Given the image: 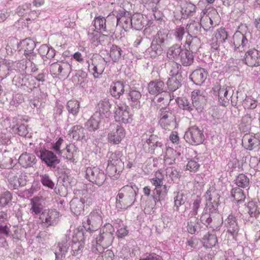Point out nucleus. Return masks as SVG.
I'll return each mask as SVG.
<instances>
[{"mask_svg": "<svg viewBox=\"0 0 260 260\" xmlns=\"http://www.w3.org/2000/svg\"><path fill=\"white\" fill-rule=\"evenodd\" d=\"M39 52L43 56L46 55L47 58H52L55 55L54 50L49 48L46 45H41L39 49Z\"/></svg>", "mask_w": 260, "mask_h": 260, "instance_id": "obj_55", "label": "nucleus"}, {"mask_svg": "<svg viewBox=\"0 0 260 260\" xmlns=\"http://www.w3.org/2000/svg\"><path fill=\"white\" fill-rule=\"evenodd\" d=\"M182 77L178 78L173 76L169 78L167 82V85L170 91H175L181 86Z\"/></svg>", "mask_w": 260, "mask_h": 260, "instance_id": "obj_44", "label": "nucleus"}, {"mask_svg": "<svg viewBox=\"0 0 260 260\" xmlns=\"http://www.w3.org/2000/svg\"><path fill=\"white\" fill-rule=\"evenodd\" d=\"M85 243L73 242L72 241L71 249L73 254L77 255L82 253L84 248Z\"/></svg>", "mask_w": 260, "mask_h": 260, "instance_id": "obj_56", "label": "nucleus"}, {"mask_svg": "<svg viewBox=\"0 0 260 260\" xmlns=\"http://www.w3.org/2000/svg\"><path fill=\"white\" fill-rule=\"evenodd\" d=\"M165 87L163 81L160 80H153L150 81L148 85V90L151 94H158L162 92Z\"/></svg>", "mask_w": 260, "mask_h": 260, "instance_id": "obj_27", "label": "nucleus"}, {"mask_svg": "<svg viewBox=\"0 0 260 260\" xmlns=\"http://www.w3.org/2000/svg\"><path fill=\"white\" fill-rule=\"evenodd\" d=\"M167 70L171 76H177L178 78L181 77V66L175 61H169L166 64Z\"/></svg>", "mask_w": 260, "mask_h": 260, "instance_id": "obj_37", "label": "nucleus"}, {"mask_svg": "<svg viewBox=\"0 0 260 260\" xmlns=\"http://www.w3.org/2000/svg\"><path fill=\"white\" fill-rule=\"evenodd\" d=\"M12 195L9 191H6L0 194V207H4L12 200Z\"/></svg>", "mask_w": 260, "mask_h": 260, "instance_id": "obj_52", "label": "nucleus"}, {"mask_svg": "<svg viewBox=\"0 0 260 260\" xmlns=\"http://www.w3.org/2000/svg\"><path fill=\"white\" fill-rule=\"evenodd\" d=\"M115 119L116 121L127 123L131 122V115L126 107H119L115 112Z\"/></svg>", "mask_w": 260, "mask_h": 260, "instance_id": "obj_24", "label": "nucleus"}, {"mask_svg": "<svg viewBox=\"0 0 260 260\" xmlns=\"http://www.w3.org/2000/svg\"><path fill=\"white\" fill-rule=\"evenodd\" d=\"M72 70L71 66L67 62H55L51 64L50 72L51 74L56 78H65L68 77Z\"/></svg>", "mask_w": 260, "mask_h": 260, "instance_id": "obj_8", "label": "nucleus"}, {"mask_svg": "<svg viewBox=\"0 0 260 260\" xmlns=\"http://www.w3.org/2000/svg\"><path fill=\"white\" fill-rule=\"evenodd\" d=\"M162 144L159 141L158 138L154 135H151L149 139L146 140L144 147L145 149L148 148V152L154 153L155 150L160 151Z\"/></svg>", "mask_w": 260, "mask_h": 260, "instance_id": "obj_17", "label": "nucleus"}, {"mask_svg": "<svg viewBox=\"0 0 260 260\" xmlns=\"http://www.w3.org/2000/svg\"><path fill=\"white\" fill-rule=\"evenodd\" d=\"M111 104L108 98H104L99 102V126L107 128L110 124L111 116L110 111Z\"/></svg>", "mask_w": 260, "mask_h": 260, "instance_id": "obj_4", "label": "nucleus"}, {"mask_svg": "<svg viewBox=\"0 0 260 260\" xmlns=\"http://www.w3.org/2000/svg\"><path fill=\"white\" fill-rule=\"evenodd\" d=\"M251 39V34L249 32L242 34L240 31L236 32L233 36L232 40H228L221 44V45L227 50L234 49L239 52L245 51L250 47Z\"/></svg>", "mask_w": 260, "mask_h": 260, "instance_id": "obj_2", "label": "nucleus"}, {"mask_svg": "<svg viewBox=\"0 0 260 260\" xmlns=\"http://www.w3.org/2000/svg\"><path fill=\"white\" fill-rule=\"evenodd\" d=\"M185 44L187 45L186 48L189 49L188 51L193 53L197 52L200 48L201 41L197 36L192 37V35H188L187 37Z\"/></svg>", "mask_w": 260, "mask_h": 260, "instance_id": "obj_26", "label": "nucleus"}, {"mask_svg": "<svg viewBox=\"0 0 260 260\" xmlns=\"http://www.w3.org/2000/svg\"><path fill=\"white\" fill-rule=\"evenodd\" d=\"M122 170H118V169L110 164L108 163L106 172L108 175L111 177H114L117 178L119 174V173L122 171Z\"/></svg>", "mask_w": 260, "mask_h": 260, "instance_id": "obj_57", "label": "nucleus"}, {"mask_svg": "<svg viewBox=\"0 0 260 260\" xmlns=\"http://www.w3.org/2000/svg\"><path fill=\"white\" fill-rule=\"evenodd\" d=\"M124 91V86L122 82H116L111 86L110 92L112 96L118 98Z\"/></svg>", "mask_w": 260, "mask_h": 260, "instance_id": "obj_41", "label": "nucleus"}, {"mask_svg": "<svg viewBox=\"0 0 260 260\" xmlns=\"http://www.w3.org/2000/svg\"><path fill=\"white\" fill-rule=\"evenodd\" d=\"M242 142L245 148L249 150L260 148V140L255 136L249 134H245L242 139Z\"/></svg>", "mask_w": 260, "mask_h": 260, "instance_id": "obj_21", "label": "nucleus"}, {"mask_svg": "<svg viewBox=\"0 0 260 260\" xmlns=\"http://www.w3.org/2000/svg\"><path fill=\"white\" fill-rule=\"evenodd\" d=\"M30 211L32 215H37L43 211L42 200L38 197H34L30 200Z\"/></svg>", "mask_w": 260, "mask_h": 260, "instance_id": "obj_28", "label": "nucleus"}, {"mask_svg": "<svg viewBox=\"0 0 260 260\" xmlns=\"http://www.w3.org/2000/svg\"><path fill=\"white\" fill-rule=\"evenodd\" d=\"M114 253L111 250H107L99 254V260H113Z\"/></svg>", "mask_w": 260, "mask_h": 260, "instance_id": "obj_64", "label": "nucleus"}, {"mask_svg": "<svg viewBox=\"0 0 260 260\" xmlns=\"http://www.w3.org/2000/svg\"><path fill=\"white\" fill-rule=\"evenodd\" d=\"M228 35L224 29H218L215 34V39L219 44H222L228 40Z\"/></svg>", "mask_w": 260, "mask_h": 260, "instance_id": "obj_54", "label": "nucleus"}, {"mask_svg": "<svg viewBox=\"0 0 260 260\" xmlns=\"http://www.w3.org/2000/svg\"><path fill=\"white\" fill-rule=\"evenodd\" d=\"M224 224L228 228V232L230 233L234 237L239 231L236 217L232 214H230L225 219Z\"/></svg>", "mask_w": 260, "mask_h": 260, "instance_id": "obj_22", "label": "nucleus"}, {"mask_svg": "<svg viewBox=\"0 0 260 260\" xmlns=\"http://www.w3.org/2000/svg\"><path fill=\"white\" fill-rule=\"evenodd\" d=\"M255 118V114L251 112L246 113L242 117L241 128L243 132H248L250 129L252 121Z\"/></svg>", "mask_w": 260, "mask_h": 260, "instance_id": "obj_31", "label": "nucleus"}, {"mask_svg": "<svg viewBox=\"0 0 260 260\" xmlns=\"http://www.w3.org/2000/svg\"><path fill=\"white\" fill-rule=\"evenodd\" d=\"M204 246L207 248H211L217 243V238L216 235L213 234H208L205 235L203 238Z\"/></svg>", "mask_w": 260, "mask_h": 260, "instance_id": "obj_45", "label": "nucleus"}, {"mask_svg": "<svg viewBox=\"0 0 260 260\" xmlns=\"http://www.w3.org/2000/svg\"><path fill=\"white\" fill-rule=\"evenodd\" d=\"M131 28L133 27L136 30L143 28L145 24L143 15L139 13L133 15L131 17Z\"/></svg>", "mask_w": 260, "mask_h": 260, "instance_id": "obj_40", "label": "nucleus"}, {"mask_svg": "<svg viewBox=\"0 0 260 260\" xmlns=\"http://www.w3.org/2000/svg\"><path fill=\"white\" fill-rule=\"evenodd\" d=\"M201 199L199 197H197L194 201L191 207V211L190 212V215L191 217L197 215L198 210L200 207L201 203Z\"/></svg>", "mask_w": 260, "mask_h": 260, "instance_id": "obj_62", "label": "nucleus"}, {"mask_svg": "<svg viewBox=\"0 0 260 260\" xmlns=\"http://www.w3.org/2000/svg\"><path fill=\"white\" fill-rule=\"evenodd\" d=\"M176 101L180 108L188 112H191L193 110L194 107L192 103H191L186 98H178Z\"/></svg>", "mask_w": 260, "mask_h": 260, "instance_id": "obj_46", "label": "nucleus"}, {"mask_svg": "<svg viewBox=\"0 0 260 260\" xmlns=\"http://www.w3.org/2000/svg\"><path fill=\"white\" fill-rule=\"evenodd\" d=\"M150 181L152 184L155 186L153 194V199L155 203L156 202L164 200L168 190L167 186L166 185H162L163 182L161 179L153 178L150 179Z\"/></svg>", "mask_w": 260, "mask_h": 260, "instance_id": "obj_11", "label": "nucleus"}, {"mask_svg": "<svg viewBox=\"0 0 260 260\" xmlns=\"http://www.w3.org/2000/svg\"><path fill=\"white\" fill-rule=\"evenodd\" d=\"M86 126L90 131H94L98 128V120L95 115L91 117L87 122Z\"/></svg>", "mask_w": 260, "mask_h": 260, "instance_id": "obj_61", "label": "nucleus"}, {"mask_svg": "<svg viewBox=\"0 0 260 260\" xmlns=\"http://www.w3.org/2000/svg\"><path fill=\"white\" fill-rule=\"evenodd\" d=\"M13 65V62L6 61L0 65V76L4 78L9 74V71Z\"/></svg>", "mask_w": 260, "mask_h": 260, "instance_id": "obj_51", "label": "nucleus"}, {"mask_svg": "<svg viewBox=\"0 0 260 260\" xmlns=\"http://www.w3.org/2000/svg\"><path fill=\"white\" fill-rule=\"evenodd\" d=\"M235 183L239 187L245 188L249 185V178L244 174L239 175L235 179Z\"/></svg>", "mask_w": 260, "mask_h": 260, "instance_id": "obj_50", "label": "nucleus"}, {"mask_svg": "<svg viewBox=\"0 0 260 260\" xmlns=\"http://www.w3.org/2000/svg\"><path fill=\"white\" fill-rule=\"evenodd\" d=\"M141 96V93L139 91L135 89H131L128 92L127 99L133 103L136 108H138L140 107L139 100Z\"/></svg>", "mask_w": 260, "mask_h": 260, "instance_id": "obj_42", "label": "nucleus"}, {"mask_svg": "<svg viewBox=\"0 0 260 260\" xmlns=\"http://www.w3.org/2000/svg\"><path fill=\"white\" fill-rule=\"evenodd\" d=\"M186 200V198L182 193H178L174 198V205L176 210H178L179 206L184 204Z\"/></svg>", "mask_w": 260, "mask_h": 260, "instance_id": "obj_59", "label": "nucleus"}, {"mask_svg": "<svg viewBox=\"0 0 260 260\" xmlns=\"http://www.w3.org/2000/svg\"><path fill=\"white\" fill-rule=\"evenodd\" d=\"M207 72L203 68L197 69L190 76L191 80L196 85H202L207 77Z\"/></svg>", "mask_w": 260, "mask_h": 260, "instance_id": "obj_23", "label": "nucleus"}, {"mask_svg": "<svg viewBox=\"0 0 260 260\" xmlns=\"http://www.w3.org/2000/svg\"><path fill=\"white\" fill-rule=\"evenodd\" d=\"M80 102L75 99L69 100L67 103V109L69 113L76 116L79 111Z\"/></svg>", "mask_w": 260, "mask_h": 260, "instance_id": "obj_43", "label": "nucleus"}, {"mask_svg": "<svg viewBox=\"0 0 260 260\" xmlns=\"http://www.w3.org/2000/svg\"><path fill=\"white\" fill-rule=\"evenodd\" d=\"M167 176L171 178L172 181H174L180 178V174L175 168L170 167L167 169Z\"/></svg>", "mask_w": 260, "mask_h": 260, "instance_id": "obj_60", "label": "nucleus"}, {"mask_svg": "<svg viewBox=\"0 0 260 260\" xmlns=\"http://www.w3.org/2000/svg\"><path fill=\"white\" fill-rule=\"evenodd\" d=\"M112 13L116 18L117 25L121 24L124 29L131 28V17L128 16L129 15V13L123 8H120L118 10H115Z\"/></svg>", "mask_w": 260, "mask_h": 260, "instance_id": "obj_12", "label": "nucleus"}, {"mask_svg": "<svg viewBox=\"0 0 260 260\" xmlns=\"http://www.w3.org/2000/svg\"><path fill=\"white\" fill-rule=\"evenodd\" d=\"M86 177L88 180L92 183H96L98 174L95 168H88L86 170Z\"/></svg>", "mask_w": 260, "mask_h": 260, "instance_id": "obj_58", "label": "nucleus"}, {"mask_svg": "<svg viewBox=\"0 0 260 260\" xmlns=\"http://www.w3.org/2000/svg\"><path fill=\"white\" fill-rule=\"evenodd\" d=\"M184 137L187 142L194 145L203 143L205 140L203 131L196 126L189 127L185 132Z\"/></svg>", "mask_w": 260, "mask_h": 260, "instance_id": "obj_9", "label": "nucleus"}, {"mask_svg": "<svg viewBox=\"0 0 260 260\" xmlns=\"http://www.w3.org/2000/svg\"><path fill=\"white\" fill-rule=\"evenodd\" d=\"M196 7L191 3L185 0L181 5V14L183 16H190L196 12Z\"/></svg>", "mask_w": 260, "mask_h": 260, "instance_id": "obj_36", "label": "nucleus"}, {"mask_svg": "<svg viewBox=\"0 0 260 260\" xmlns=\"http://www.w3.org/2000/svg\"><path fill=\"white\" fill-rule=\"evenodd\" d=\"M121 156L122 154L120 151H115L111 154L108 162L117 167L118 170H122L124 167V164L121 158Z\"/></svg>", "mask_w": 260, "mask_h": 260, "instance_id": "obj_35", "label": "nucleus"}, {"mask_svg": "<svg viewBox=\"0 0 260 260\" xmlns=\"http://www.w3.org/2000/svg\"><path fill=\"white\" fill-rule=\"evenodd\" d=\"M80 150L74 143H70L67 145L64 151V157L74 162L75 160L79 157Z\"/></svg>", "mask_w": 260, "mask_h": 260, "instance_id": "obj_20", "label": "nucleus"}, {"mask_svg": "<svg viewBox=\"0 0 260 260\" xmlns=\"http://www.w3.org/2000/svg\"><path fill=\"white\" fill-rule=\"evenodd\" d=\"M206 93L203 90H194L191 92L192 104L197 110H201L206 103Z\"/></svg>", "mask_w": 260, "mask_h": 260, "instance_id": "obj_15", "label": "nucleus"}, {"mask_svg": "<svg viewBox=\"0 0 260 260\" xmlns=\"http://www.w3.org/2000/svg\"><path fill=\"white\" fill-rule=\"evenodd\" d=\"M203 21H206L207 22H209L211 26L209 28H207V26H203L201 23L192 21L187 25L186 29H187L188 35H191V34H192L198 36L201 34L202 28L205 31L210 30L212 28L213 21L210 17L206 16Z\"/></svg>", "mask_w": 260, "mask_h": 260, "instance_id": "obj_13", "label": "nucleus"}, {"mask_svg": "<svg viewBox=\"0 0 260 260\" xmlns=\"http://www.w3.org/2000/svg\"><path fill=\"white\" fill-rule=\"evenodd\" d=\"M84 129L79 125L73 126L69 131L68 135L73 140L77 141L82 139L84 137Z\"/></svg>", "mask_w": 260, "mask_h": 260, "instance_id": "obj_32", "label": "nucleus"}, {"mask_svg": "<svg viewBox=\"0 0 260 260\" xmlns=\"http://www.w3.org/2000/svg\"><path fill=\"white\" fill-rule=\"evenodd\" d=\"M110 40L108 33L99 34V49L100 50V55L108 56L109 49L111 46Z\"/></svg>", "mask_w": 260, "mask_h": 260, "instance_id": "obj_19", "label": "nucleus"}, {"mask_svg": "<svg viewBox=\"0 0 260 260\" xmlns=\"http://www.w3.org/2000/svg\"><path fill=\"white\" fill-rule=\"evenodd\" d=\"M247 211L249 215L248 220L251 223L253 222V220L251 219L253 218L256 219L260 214L258 206L253 201L249 202L248 203Z\"/></svg>", "mask_w": 260, "mask_h": 260, "instance_id": "obj_34", "label": "nucleus"}, {"mask_svg": "<svg viewBox=\"0 0 260 260\" xmlns=\"http://www.w3.org/2000/svg\"><path fill=\"white\" fill-rule=\"evenodd\" d=\"M213 93L218 97V101L221 105L226 106L232 98L233 91L230 87L219 84L215 85L212 88Z\"/></svg>", "mask_w": 260, "mask_h": 260, "instance_id": "obj_10", "label": "nucleus"}, {"mask_svg": "<svg viewBox=\"0 0 260 260\" xmlns=\"http://www.w3.org/2000/svg\"><path fill=\"white\" fill-rule=\"evenodd\" d=\"M40 157L48 166L54 167L59 162V160L51 151L46 149L40 150Z\"/></svg>", "mask_w": 260, "mask_h": 260, "instance_id": "obj_16", "label": "nucleus"}, {"mask_svg": "<svg viewBox=\"0 0 260 260\" xmlns=\"http://www.w3.org/2000/svg\"><path fill=\"white\" fill-rule=\"evenodd\" d=\"M209 201L207 203L206 205L209 208L208 209V207L205 209L203 213L200 217V221L203 224L206 225L207 227L214 228L213 225L211 224L212 222H214L215 220V216H217L218 217L220 215L218 214H216V211L218 206V203L214 201L211 202V198H209Z\"/></svg>", "mask_w": 260, "mask_h": 260, "instance_id": "obj_5", "label": "nucleus"}, {"mask_svg": "<svg viewBox=\"0 0 260 260\" xmlns=\"http://www.w3.org/2000/svg\"><path fill=\"white\" fill-rule=\"evenodd\" d=\"M231 196L237 202L244 201L246 198L243 190L239 187L233 188L231 191Z\"/></svg>", "mask_w": 260, "mask_h": 260, "instance_id": "obj_48", "label": "nucleus"}, {"mask_svg": "<svg viewBox=\"0 0 260 260\" xmlns=\"http://www.w3.org/2000/svg\"><path fill=\"white\" fill-rule=\"evenodd\" d=\"M193 60L194 56L192 55V53L188 51L187 49L183 50L181 55L179 57V59H178V60H179L184 66H189L191 65L193 63Z\"/></svg>", "mask_w": 260, "mask_h": 260, "instance_id": "obj_38", "label": "nucleus"}, {"mask_svg": "<svg viewBox=\"0 0 260 260\" xmlns=\"http://www.w3.org/2000/svg\"><path fill=\"white\" fill-rule=\"evenodd\" d=\"M244 60L249 67L260 66V51L255 49H250L245 52Z\"/></svg>", "mask_w": 260, "mask_h": 260, "instance_id": "obj_14", "label": "nucleus"}, {"mask_svg": "<svg viewBox=\"0 0 260 260\" xmlns=\"http://www.w3.org/2000/svg\"><path fill=\"white\" fill-rule=\"evenodd\" d=\"M111 127L115 128V130L113 129L112 132L108 135V140L110 143H112L114 144H119L122 139L124 137V129L120 126L116 125L115 124L109 125Z\"/></svg>", "mask_w": 260, "mask_h": 260, "instance_id": "obj_18", "label": "nucleus"}, {"mask_svg": "<svg viewBox=\"0 0 260 260\" xmlns=\"http://www.w3.org/2000/svg\"><path fill=\"white\" fill-rule=\"evenodd\" d=\"M60 213L55 209H47L41 213V223L47 228L56 225L59 221Z\"/></svg>", "mask_w": 260, "mask_h": 260, "instance_id": "obj_6", "label": "nucleus"}, {"mask_svg": "<svg viewBox=\"0 0 260 260\" xmlns=\"http://www.w3.org/2000/svg\"><path fill=\"white\" fill-rule=\"evenodd\" d=\"M168 35L167 30H159L154 37L150 46L146 49V54L154 58L161 54L167 41Z\"/></svg>", "mask_w": 260, "mask_h": 260, "instance_id": "obj_3", "label": "nucleus"}, {"mask_svg": "<svg viewBox=\"0 0 260 260\" xmlns=\"http://www.w3.org/2000/svg\"><path fill=\"white\" fill-rule=\"evenodd\" d=\"M18 162L23 167H30L36 163V156L32 154L22 153L19 158Z\"/></svg>", "mask_w": 260, "mask_h": 260, "instance_id": "obj_29", "label": "nucleus"}, {"mask_svg": "<svg viewBox=\"0 0 260 260\" xmlns=\"http://www.w3.org/2000/svg\"><path fill=\"white\" fill-rule=\"evenodd\" d=\"M99 34L108 33L106 26V20L104 17L99 16Z\"/></svg>", "mask_w": 260, "mask_h": 260, "instance_id": "obj_63", "label": "nucleus"}, {"mask_svg": "<svg viewBox=\"0 0 260 260\" xmlns=\"http://www.w3.org/2000/svg\"><path fill=\"white\" fill-rule=\"evenodd\" d=\"M113 231L114 230L112 225L107 223H105L103 226L102 225L100 233L104 234V238L106 239V240H108V239H112V233Z\"/></svg>", "mask_w": 260, "mask_h": 260, "instance_id": "obj_49", "label": "nucleus"}, {"mask_svg": "<svg viewBox=\"0 0 260 260\" xmlns=\"http://www.w3.org/2000/svg\"><path fill=\"white\" fill-rule=\"evenodd\" d=\"M159 123L161 127L165 129H170L175 124V116L168 107L162 106L159 110Z\"/></svg>", "mask_w": 260, "mask_h": 260, "instance_id": "obj_7", "label": "nucleus"}, {"mask_svg": "<svg viewBox=\"0 0 260 260\" xmlns=\"http://www.w3.org/2000/svg\"><path fill=\"white\" fill-rule=\"evenodd\" d=\"M138 188L135 185H125L119 190L116 197V206L120 209H126L134 203Z\"/></svg>", "mask_w": 260, "mask_h": 260, "instance_id": "obj_1", "label": "nucleus"}, {"mask_svg": "<svg viewBox=\"0 0 260 260\" xmlns=\"http://www.w3.org/2000/svg\"><path fill=\"white\" fill-rule=\"evenodd\" d=\"M21 50L23 51L24 54L26 57L32 51L35 47V44L34 41L30 39H26L21 42Z\"/></svg>", "mask_w": 260, "mask_h": 260, "instance_id": "obj_39", "label": "nucleus"}, {"mask_svg": "<svg viewBox=\"0 0 260 260\" xmlns=\"http://www.w3.org/2000/svg\"><path fill=\"white\" fill-rule=\"evenodd\" d=\"M85 230L82 228H78L74 231L72 241L73 242L85 243Z\"/></svg>", "mask_w": 260, "mask_h": 260, "instance_id": "obj_47", "label": "nucleus"}, {"mask_svg": "<svg viewBox=\"0 0 260 260\" xmlns=\"http://www.w3.org/2000/svg\"><path fill=\"white\" fill-rule=\"evenodd\" d=\"M84 203L81 200L74 199L70 202V208L72 213L76 216H78L84 212Z\"/></svg>", "mask_w": 260, "mask_h": 260, "instance_id": "obj_30", "label": "nucleus"}, {"mask_svg": "<svg viewBox=\"0 0 260 260\" xmlns=\"http://www.w3.org/2000/svg\"><path fill=\"white\" fill-rule=\"evenodd\" d=\"M183 50V49L180 45L175 44L169 49L167 52V57L170 59L178 61Z\"/></svg>", "mask_w": 260, "mask_h": 260, "instance_id": "obj_33", "label": "nucleus"}, {"mask_svg": "<svg viewBox=\"0 0 260 260\" xmlns=\"http://www.w3.org/2000/svg\"><path fill=\"white\" fill-rule=\"evenodd\" d=\"M8 179L11 187L14 189H16L21 185L16 174L14 172H11L9 173L8 176Z\"/></svg>", "mask_w": 260, "mask_h": 260, "instance_id": "obj_53", "label": "nucleus"}, {"mask_svg": "<svg viewBox=\"0 0 260 260\" xmlns=\"http://www.w3.org/2000/svg\"><path fill=\"white\" fill-rule=\"evenodd\" d=\"M110 49L109 51L108 56L106 55H100L101 57L105 61H109L111 58L114 62L118 60L121 55L122 50L121 48L116 45H112L109 48Z\"/></svg>", "mask_w": 260, "mask_h": 260, "instance_id": "obj_25", "label": "nucleus"}]
</instances>
